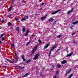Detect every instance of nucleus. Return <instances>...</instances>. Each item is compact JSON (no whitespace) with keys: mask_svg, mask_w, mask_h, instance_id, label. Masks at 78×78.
<instances>
[{"mask_svg":"<svg viewBox=\"0 0 78 78\" xmlns=\"http://www.w3.org/2000/svg\"><path fill=\"white\" fill-rule=\"evenodd\" d=\"M41 74L40 75V76H41Z\"/></svg>","mask_w":78,"mask_h":78,"instance_id":"nucleus-62","label":"nucleus"},{"mask_svg":"<svg viewBox=\"0 0 78 78\" xmlns=\"http://www.w3.org/2000/svg\"><path fill=\"white\" fill-rule=\"evenodd\" d=\"M32 36H33V37H34V35H32Z\"/></svg>","mask_w":78,"mask_h":78,"instance_id":"nucleus-54","label":"nucleus"},{"mask_svg":"<svg viewBox=\"0 0 78 78\" xmlns=\"http://www.w3.org/2000/svg\"><path fill=\"white\" fill-rule=\"evenodd\" d=\"M2 41H5V38L4 37H2Z\"/></svg>","mask_w":78,"mask_h":78,"instance_id":"nucleus-28","label":"nucleus"},{"mask_svg":"<svg viewBox=\"0 0 78 78\" xmlns=\"http://www.w3.org/2000/svg\"><path fill=\"white\" fill-rule=\"evenodd\" d=\"M24 19H28V16H25L24 17Z\"/></svg>","mask_w":78,"mask_h":78,"instance_id":"nucleus-21","label":"nucleus"},{"mask_svg":"<svg viewBox=\"0 0 78 78\" xmlns=\"http://www.w3.org/2000/svg\"><path fill=\"white\" fill-rule=\"evenodd\" d=\"M67 73H68V72H66V73L65 74L66 76H67Z\"/></svg>","mask_w":78,"mask_h":78,"instance_id":"nucleus-42","label":"nucleus"},{"mask_svg":"<svg viewBox=\"0 0 78 78\" xmlns=\"http://www.w3.org/2000/svg\"><path fill=\"white\" fill-rule=\"evenodd\" d=\"M1 20H0V22H1Z\"/></svg>","mask_w":78,"mask_h":78,"instance_id":"nucleus-56","label":"nucleus"},{"mask_svg":"<svg viewBox=\"0 0 78 78\" xmlns=\"http://www.w3.org/2000/svg\"><path fill=\"white\" fill-rule=\"evenodd\" d=\"M47 14H46L45 15V16H47Z\"/></svg>","mask_w":78,"mask_h":78,"instance_id":"nucleus-55","label":"nucleus"},{"mask_svg":"<svg viewBox=\"0 0 78 78\" xmlns=\"http://www.w3.org/2000/svg\"><path fill=\"white\" fill-rule=\"evenodd\" d=\"M10 29H11V28H10Z\"/></svg>","mask_w":78,"mask_h":78,"instance_id":"nucleus-64","label":"nucleus"},{"mask_svg":"<svg viewBox=\"0 0 78 78\" xmlns=\"http://www.w3.org/2000/svg\"><path fill=\"white\" fill-rule=\"evenodd\" d=\"M1 22H2L3 23L4 22V20H2Z\"/></svg>","mask_w":78,"mask_h":78,"instance_id":"nucleus-50","label":"nucleus"},{"mask_svg":"<svg viewBox=\"0 0 78 78\" xmlns=\"http://www.w3.org/2000/svg\"><path fill=\"white\" fill-rule=\"evenodd\" d=\"M61 11V9H59L57 10V11H55L51 13V14H56L58 12H59Z\"/></svg>","mask_w":78,"mask_h":78,"instance_id":"nucleus-2","label":"nucleus"},{"mask_svg":"<svg viewBox=\"0 0 78 78\" xmlns=\"http://www.w3.org/2000/svg\"><path fill=\"white\" fill-rule=\"evenodd\" d=\"M74 43H75V44H76V42H74Z\"/></svg>","mask_w":78,"mask_h":78,"instance_id":"nucleus-57","label":"nucleus"},{"mask_svg":"<svg viewBox=\"0 0 78 78\" xmlns=\"http://www.w3.org/2000/svg\"><path fill=\"white\" fill-rule=\"evenodd\" d=\"M66 63V60H64L62 62V64H65V63Z\"/></svg>","mask_w":78,"mask_h":78,"instance_id":"nucleus-15","label":"nucleus"},{"mask_svg":"<svg viewBox=\"0 0 78 78\" xmlns=\"http://www.w3.org/2000/svg\"><path fill=\"white\" fill-rule=\"evenodd\" d=\"M11 45H12V47H14V44H11Z\"/></svg>","mask_w":78,"mask_h":78,"instance_id":"nucleus-26","label":"nucleus"},{"mask_svg":"<svg viewBox=\"0 0 78 78\" xmlns=\"http://www.w3.org/2000/svg\"><path fill=\"white\" fill-rule=\"evenodd\" d=\"M16 60L17 61V60L18 59H19V58L16 56Z\"/></svg>","mask_w":78,"mask_h":78,"instance_id":"nucleus-29","label":"nucleus"},{"mask_svg":"<svg viewBox=\"0 0 78 78\" xmlns=\"http://www.w3.org/2000/svg\"><path fill=\"white\" fill-rule=\"evenodd\" d=\"M48 46H49V44H47V45H46L44 46V49L47 48H48Z\"/></svg>","mask_w":78,"mask_h":78,"instance_id":"nucleus-7","label":"nucleus"},{"mask_svg":"<svg viewBox=\"0 0 78 78\" xmlns=\"http://www.w3.org/2000/svg\"><path fill=\"white\" fill-rule=\"evenodd\" d=\"M22 59H24L25 58V56H24V55H23L22 56Z\"/></svg>","mask_w":78,"mask_h":78,"instance_id":"nucleus-25","label":"nucleus"},{"mask_svg":"<svg viewBox=\"0 0 78 78\" xmlns=\"http://www.w3.org/2000/svg\"><path fill=\"white\" fill-rule=\"evenodd\" d=\"M44 3H43L42 4H41V5H44Z\"/></svg>","mask_w":78,"mask_h":78,"instance_id":"nucleus-47","label":"nucleus"},{"mask_svg":"<svg viewBox=\"0 0 78 78\" xmlns=\"http://www.w3.org/2000/svg\"><path fill=\"white\" fill-rule=\"evenodd\" d=\"M17 68H18V69H24V67H22V66H18L17 67Z\"/></svg>","mask_w":78,"mask_h":78,"instance_id":"nucleus-6","label":"nucleus"},{"mask_svg":"<svg viewBox=\"0 0 78 78\" xmlns=\"http://www.w3.org/2000/svg\"><path fill=\"white\" fill-rule=\"evenodd\" d=\"M62 35H58L57 36V38H59L61 37H62Z\"/></svg>","mask_w":78,"mask_h":78,"instance_id":"nucleus-12","label":"nucleus"},{"mask_svg":"<svg viewBox=\"0 0 78 78\" xmlns=\"http://www.w3.org/2000/svg\"><path fill=\"white\" fill-rule=\"evenodd\" d=\"M54 78H57V76L56 75H55L53 76Z\"/></svg>","mask_w":78,"mask_h":78,"instance_id":"nucleus-31","label":"nucleus"},{"mask_svg":"<svg viewBox=\"0 0 78 78\" xmlns=\"http://www.w3.org/2000/svg\"><path fill=\"white\" fill-rule=\"evenodd\" d=\"M28 75H29V73H27L25 74L24 76H23V77H26L27 76H28Z\"/></svg>","mask_w":78,"mask_h":78,"instance_id":"nucleus-8","label":"nucleus"},{"mask_svg":"<svg viewBox=\"0 0 78 78\" xmlns=\"http://www.w3.org/2000/svg\"><path fill=\"white\" fill-rule=\"evenodd\" d=\"M25 31V27H23L22 29L23 32H24Z\"/></svg>","mask_w":78,"mask_h":78,"instance_id":"nucleus-14","label":"nucleus"},{"mask_svg":"<svg viewBox=\"0 0 78 78\" xmlns=\"http://www.w3.org/2000/svg\"><path fill=\"white\" fill-rule=\"evenodd\" d=\"M11 9H12V7H10L9 9V10H8V11L9 12L10 11H11Z\"/></svg>","mask_w":78,"mask_h":78,"instance_id":"nucleus-17","label":"nucleus"},{"mask_svg":"<svg viewBox=\"0 0 78 78\" xmlns=\"http://www.w3.org/2000/svg\"><path fill=\"white\" fill-rule=\"evenodd\" d=\"M41 9H42V8L40 9V11H41Z\"/></svg>","mask_w":78,"mask_h":78,"instance_id":"nucleus-53","label":"nucleus"},{"mask_svg":"<svg viewBox=\"0 0 78 78\" xmlns=\"http://www.w3.org/2000/svg\"><path fill=\"white\" fill-rule=\"evenodd\" d=\"M2 41H1L0 40V44H2Z\"/></svg>","mask_w":78,"mask_h":78,"instance_id":"nucleus-51","label":"nucleus"},{"mask_svg":"<svg viewBox=\"0 0 78 78\" xmlns=\"http://www.w3.org/2000/svg\"><path fill=\"white\" fill-rule=\"evenodd\" d=\"M39 56H40V54H39V53L36 54L34 58H33V59H34V60H36V59L38 58Z\"/></svg>","mask_w":78,"mask_h":78,"instance_id":"nucleus-1","label":"nucleus"},{"mask_svg":"<svg viewBox=\"0 0 78 78\" xmlns=\"http://www.w3.org/2000/svg\"><path fill=\"white\" fill-rule=\"evenodd\" d=\"M58 73H59V72L57 71L56 72V75H58Z\"/></svg>","mask_w":78,"mask_h":78,"instance_id":"nucleus-37","label":"nucleus"},{"mask_svg":"<svg viewBox=\"0 0 78 78\" xmlns=\"http://www.w3.org/2000/svg\"><path fill=\"white\" fill-rule=\"evenodd\" d=\"M41 33V32H39V33Z\"/></svg>","mask_w":78,"mask_h":78,"instance_id":"nucleus-59","label":"nucleus"},{"mask_svg":"<svg viewBox=\"0 0 78 78\" xmlns=\"http://www.w3.org/2000/svg\"><path fill=\"white\" fill-rule=\"evenodd\" d=\"M74 34H75V33H73V34H72V36H73V35H74Z\"/></svg>","mask_w":78,"mask_h":78,"instance_id":"nucleus-48","label":"nucleus"},{"mask_svg":"<svg viewBox=\"0 0 78 78\" xmlns=\"http://www.w3.org/2000/svg\"><path fill=\"white\" fill-rule=\"evenodd\" d=\"M56 47H57V45H55V46L52 48L51 49L50 51H53V50H54V49H55V48H56Z\"/></svg>","mask_w":78,"mask_h":78,"instance_id":"nucleus-4","label":"nucleus"},{"mask_svg":"<svg viewBox=\"0 0 78 78\" xmlns=\"http://www.w3.org/2000/svg\"><path fill=\"white\" fill-rule=\"evenodd\" d=\"M16 30L17 31H19V27H17L16 29Z\"/></svg>","mask_w":78,"mask_h":78,"instance_id":"nucleus-18","label":"nucleus"},{"mask_svg":"<svg viewBox=\"0 0 78 78\" xmlns=\"http://www.w3.org/2000/svg\"><path fill=\"white\" fill-rule=\"evenodd\" d=\"M42 0H40V1H42Z\"/></svg>","mask_w":78,"mask_h":78,"instance_id":"nucleus-60","label":"nucleus"},{"mask_svg":"<svg viewBox=\"0 0 78 78\" xmlns=\"http://www.w3.org/2000/svg\"><path fill=\"white\" fill-rule=\"evenodd\" d=\"M72 28V27H70V28Z\"/></svg>","mask_w":78,"mask_h":78,"instance_id":"nucleus-58","label":"nucleus"},{"mask_svg":"<svg viewBox=\"0 0 78 78\" xmlns=\"http://www.w3.org/2000/svg\"><path fill=\"white\" fill-rule=\"evenodd\" d=\"M73 52H71V53L69 54L68 55H66V56L67 57H69V56H72V55H73Z\"/></svg>","mask_w":78,"mask_h":78,"instance_id":"nucleus-5","label":"nucleus"},{"mask_svg":"<svg viewBox=\"0 0 78 78\" xmlns=\"http://www.w3.org/2000/svg\"><path fill=\"white\" fill-rule=\"evenodd\" d=\"M65 1H66V0H64Z\"/></svg>","mask_w":78,"mask_h":78,"instance_id":"nucleus-63","label":"nucleus"},{"mask_svg":"<svg viewBox=\"0 0 78 78\" xmlns=\"http://www.w3.org/2000/svg\"><path fill=\"white\" fill-rule=\"evenodd\" d=\"M57 67H58V68H60V67H61V65H59V64H58V65H57Z\"/></svg>","mask_w":78,"mask_h":78,"instance_id":"nucleus-23","label":"nucleus"},{"mask_svg":"<svg viewBox=\"0 0 78 78\" xmlns=\"http://www.w3.org/2000/svg\"><path fill=\"white\" fill-rule=\"evenodd\" d=\"M24 2V0H23L22 1V3H23Z\"/></svg>","mask_w":78,"mask_h":78,"instance_id":"nucleus-49","label":"nucleus"},{"mask_svg":"<svg viewBox=\"0 0 78 78\" xmlns=\"http://www.w3.org/2000/svg\"><path fill=\"white\" fill-rule=\"evenodd\" d=\"M31 42V41H30L29 42H28L27 44H26V46H27L28 45V44L30 43Z\"/></svg>","mask_w":78,"mask_h":78,"instance_id":"nucleus-24","label":"nucleus"},{"mask_svg":"<svg viewBox=\"0 0 78 78\" xmlns=\"http://www.w3.org/2000/svg\"><path fill=\"white\" fill-rule=\"evenodd\" d=\"M73 9H71V10L69 11L68 13V14H70V13L71 12H72V11H73Z\"/></svg>","mask_w":78,"mask_h":78,"instance_id":"nucleus-9","label":"nucleus"},{"mask_svg":"<svg viewBox=\"0 0 78 78\" xmlns=\"http://www.w3.org/2000/svg\"><path fill=\"white\" fill-rule=\"evenodd\" d=\"M72 70V69H70L68 72V73H70V72H71V71Z\"/></svg>","mask_w":78,"mask_h":78,"instance_id":"nucleus-20","label":"nucleus"},{"mask_svg":"<svg viewBox=\"0 0 78 78\" xmlns=\"http://www.w3.org/2000/svg\"><path fill=\"white\" fill-rule=\"evenodd\" d=\"M45 18H46V16L42 17L41 18V20H44Z\"/></svg>","mask_w":78,"mask_h":78,"instance_id":"nucleus-13","label":"nucleus"},{"mask_svg":"<svg viewBox=\"0 0 78 78\" xmlns=\"http://www.w3.org/2000/svg\"><path fill=\"white\" fill-rule=\"evenodd\" d=\"M11 14H9L8 15V17H11Z\"/></svg>","mask_w":78,"mask_h":78,"instance_id":"nucleus-41","label":"nucleus"},{"mask_svg":"<svg viewBox=\"0 0 78 78\" xmlns=\"http://www.w3.org/2000/svg\"><path fill=\"white\" fill-rule=\"evenodd\" d=\"M48 20L49 21V22H51L52 21H53V19L51 18V19H48Z\"/></svg>","mask_w":78,"mask_h":78,"instance_id":"nucleus-11","label":"nucleus"},{"mask_svg":"<svg viewBox=\"0 0 78 78\" xmlns=\"http://www.w3.org/2000/svg\"><path fill=\"white\" fill-rule=\"evenodd\" d=\"M54 67V65H52V67H51V69H53Z\"/></svg>","mask_w":78,"mask_h":78,"instance_id":"nucleus-32","label":"nucleus"},{"mask_svg":"<svg viewBox=\"0 0 78 78\" xmlns=\"http://www.w3.org/2000/svg\"><path fill=\"white\" fill-rule=\"evenodd\" d=\"M7 61H10V60H9V59H7Z\"/></svg>","mask_w":78,"mask_h":78,"instance_id":"nucleus-44","label":"nucleus"},{"mask_svg":"<svg viewBox=\"0 0 78 78\" xmlns=\"http://www.w3.org/2000/svg\"><path fill=\"white\" fill-rule=\"evenodd\" d=\"M59 50H60V49H58L56 51L57 53H58V51H59Z\"/></svg>","mask_w":78,"mask_h":78,"instance_id":"nucleus-34","label":"nucleus"},{"mask_svg":"<svg viewBox=\"0 0 78 78\" xmlns=\"http://www.w3.org/2000/svg\"><path fill=\"white\" fill-rule=\"evenodd\" d=\"M15 19V20H19V19L18 18H16Z\"/></svg>","mask_w":78,"mask_h":78,"instance_id":"nucleus-43","label":"nucleus"},{"mask_svg":"<svg viewBox=\"0 0 78 78\" xmlns=\"http://www.w3.org/2000/svg\"><path fill=\"white\" fill-rule=\"evenodd\" d=\"M73 75L72 74L71 75H70L69 76V77H68V78H71V77H72V76H73Z\"/></svg>","mask_w":78,"mask_h":78,"instance_id":"nucleus-22","label":"nucleus"},{"mask_svg":"<svg viewBox=\"0 0 78 78\" xmlns=\"http://www.w3.org/2000/svg\"><path fill=\"white\" fill-rule=\"evenodd\" d=\"M38 41H39V43H41V42H42L41 40H39Z\"/></svg>","mask_w":78,"mask_h":78,"instance_id":"nucleus-33","label":"nucleus"},{"mask_svg":"<svg viewBox=\"0 0 78 78\" xmlns=\"http://www.w3.org/2000/svg\"><path fill=\"white\" fill-rule=\"evenodd\" d=\"M68 48L67 47L66 48H65V50L66 51H67Z\"/></svg>","mask_w":78,"mask_h":78,"instance_id":"nucleus-38","label":"nucleus"},{"mask_svg":"<svg viewBox=\"0 0 78 78\" xmlns=\"http://www.w3.org/2000/svg\"><path fill=\"white\" fill-rule=\"evenodd\" d=\"M15 55L16 56V57H17V54H16V53L15 54Z\"/></svg>","mask_w":78,"mask_h":78,"instance_id":"nucleus-45","label":"nucleus"},{"mask_svg":"<svg viewBox=\"0 0 78 78\" xmlns=\"http://www.w3.org/2000/svg\"><path fill=\"white\" fill-rule=\"evenodd\" d=\"M23 61H26V60L25 59V58H23Z\"/></svg>","mask_w":78,"mask_h":78,"instance_id":"nucleus-39","label":"nucleus"},{"mask_svg":"<svg viewBox=\"0 0 78 78\" xmlns=\"http://www.w3.org/2000/svg\"><path fill=\"white\" fill-rule=\"evenodd\" d=\"M77 23H78V21H76L74 22L73 23V25H75Z\"/></svg>","mask_w":78,"mask_h":78,"instance_id":"nucleus-10","label":"nucleus"},{"mask_svg":"<svg viewBox=\"0 0 78 78\" xmlns=\"http://www.w3.org/2000/svg\"><path fill=\"white\" fill-rule=\"evenodd\" d=\"M31 60L30 59L28 60L27 61V63H28V62H31Z\"/></svg>","mask_w":78,"mask_h":78,"instance_id":"nucleus-19","label":"nucleus"},{"mask_svg":"<svg viewBox=\"0 0 78 78\" xmlns=\"http://www.w3.org/2000/svg\"><path fill=\"white\" fill-rule=\"evenodd\" d=\"M9 62H11V63H12V62H13L11 61V60H10Z\"/></svg>","mask_w":78,"mask_h":78,"instance_id":"nucleus-40","label":"nucleus"},{"mask_svg":"<svg viewBox=\"0 0 78 78\" xmlns=\"http://www.w3.org/2000/svg\"><path fill=\"white\" fill-rule=\"evenodd\" d=\"M73 27V26H72V27Z\"/></svg>","mask_w":78,"mask_h":78,"instance_id":"nucleus-61","label":"nucleus"},{"mask_svg":"<svg viewBox=\"0 0 78 78\" xmlns=\"http://www.w3.org/2000/svg\"><path fill=\"white\" fill-rule=\"evenodd\" d=\"M8 24L9 26H11V25H12V24L10 23V22H9L8 23Z\"/></svg>","mask_w":78,"mask_h":78,"instance_id":"nucleus-16","label":"nucleus"},{"mask_svg":"<svg viewBox=\"0 0 78 78\" xmlns=\"http://www.w3.org/2000/svg\"><path fill=\"white\" fill-rule=\"evenodd\" d=\"M29 32V30H27V31L26 32V33L28 34V33Z\"/></svg>","mask_w":78,"mask_h":78,"instance_id":"nucleus-35","label":"nucleus"},{"mask_svg":"<svg viewBox=\"0 0 78 78\" xmlns=\"http://www.w3.org/2000/svg\"><path fill=\"white\" fill-rule=\"evenodd\" d=\"M25 20V18H23L21 19V21H23V20Z\"/></svg>","mask_w":78,"mask_h":78,"instance_id":"nucleus-27","label":"nucleus"},{"mask_svg":"<svg viewBox=\"0 0 78 78\" xmlns=\"http://www.w3.org/2000/svg\"><path fill=\"white\" fill-rule=\"evenodd\" d=\"M3 36H4V34H2L1 36V37H3Z\"/></svg>","mask_w":78,"mask_h":78,"instance_id":"nucleus-36","label":"nucleus"},{"mask_svg":"<svg viewBox=\"0 0 78 78\" xmlns=\"http://www.w3.org/2000/svg\"><path fill=\"white\" fill-rule=\"evenodd\" d=\"M48 56H50V54H49Z\"/></svg>","mask_w":78,"mask_h":78,"instance_id":"nucleus-52","label":"nucleus"},{"mask_svg":"<svg viewBox=\"0 0 78 78\" xmlns=\"http://www.w3.org/2000/svg\"><path fill=\"white\" fill-rule=\"evenodd\" d=\"M28 34H27V33H26V34H25V36H27Z\"/></svg>","mask_w":78,"mask_h":78,"instance_id":"nucleus-30","label":"nucleus"},{"mask_svg":"<svg viewBox=\"0 0 78 78\" xmlns=\"http://www.w3.org/2000/svg\"><path fill=\"white\" fill-rule=\"evenodd\" d=\"M38 47V46H37V45L34 48V49L33 50V51H32L33 53H34V52H35V51H36V50H37Z\"/></svg>","mask_w":78,"mask_h":78,"instance_id":"nucleus-3","label":"nucleus"},{"mask_svg":"<svg viewBox=\"0 0 78 78\" xmlns=\"http://www.w3.org/2000/svg\"><path fill=\"white\" fill-rule=\"evenodd\" d=\"M51 51L49 52L50 55H51Z\"/></svg>","mask_w":78,"mask_h":78,"instance_id":"nucleus-46","label":"nucleus"}]
</instances>
